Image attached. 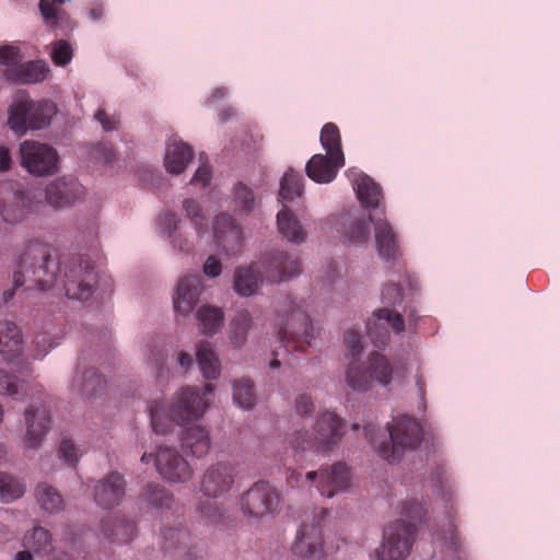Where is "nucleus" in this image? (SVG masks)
<instances>
[{"mask_svg":"<svg viewBox=\"0 0 560 560\" xmlns=\"http://www.w3.org/2000/svg\"><path fill=\"white\" fill-rule=\"evenodd\" d=\"M13 262L14 289L22 285L42 291L51 289L55 287L61 267V258H55L52 247L39 240H30L24 243L15 254Z\"/></svg>","mask_w":560,"mask_h":560,"instance_id":"f257e3e1","label":"nucleus"},{"mask_svg":"<svg viewBox=\"0 0 560 560\" xmlns=\"http://www.w3.org/2000/svg\"><path fill=\"white\" fill-rule=\"evenodd\" d=\"M214 392L212 384H206L201 389L183 387L168 409L162 401L155 400L150 406L151 425L156 434H166L174 425H186L189 421L200 419L209 406V397Z\"/></svg>","mask_w":560,"mask_h":560,"instance_id":"f03ea898","label":"nucleus"},{"mask_svg":"<svg viewBox=\"0 0 560 560\" xmlns=\"http://www.w3.org/2000/svg\"><path fill=\"white\" fill-rule=\"evenodd\" d=\"M401 515L406 520H397L384 529L383 542L375 550L378 560H402L410 553L417 534L416 521L423 516L422 505L417 500L406 501Z\"/></svg>","mask_w":560,"mask_h":560,"instance_id":"7ed1b4c3","label":"nucleus"},{"mask_svg":"<svg viewBox=\"0 0 560 560\" xmlns=\"http://www.w3.org/2000/svg\"><path fill=\"white\" fill-rule=\"evenodd\" d=\"M346 433V421L332 411H323L314 424V435L308 431L295 430L288 436V443L295 454L312 451L328 454L339 444Z\"/></svg>","mask_w":560,"mask_h":560,"instance_id":"20e7f679","label":"nucleus"},{"mask_svg":"<svg viewBox=\"0 0 560 560\" xmlns=\"http://www.w3.org/2000/svg\"><path fill=\"white\" fill-rule=\"evenodd\" d=\"M278 311L283 322V327L278 332L279 340L284 343L288 351H305L314 339L306 301L284 295L278 301Z\"/></svg>","mask_w":560,"mask_h":560,"instance_id":"39448f33","label":"nucleus"},{"mask_svg":"<svg viewBox=\"0 0 560 560\" xmlns=\"http://www.w3.org/2000/svg\"><path fill=\"white\" fill-rule=\"evenodd\" d=\"M55 287L65 291L69 299L85 301L96 285L94 266L81 255L62 256Z\"/></svg>","mask_w":560,"mask_h":560,"instance_id":"423d86ee","label":"nucleus"},{"mask_svg":"<svg viewBox=\"0 0 560 560\" xmlns=\"http://www.w3.org/2000/svg\"><path fill=\"white\" fill-rule=\"evenodd\" d=\"M394 376V366L389 359L377 352L369 353L365 364L349 362L346 370V383L355 392L365 393L375 382L384 387L388 386Z\"/></svg>","mask_w":560,"mask_h":560,"instance_id":"0eeeda50","label":"nucleus"},{"mask_svg":"<svg viewBox=\"0 0 560 560\" xmlns=\"http://www.w3.org/2000/svg\"><path fill=\"white\" fill-rule=\"evenodd\" d=\"M56 112L52 102L22 98L10 107L8 124L14 132L24 135L28 129L38 130L48 126Z\"/></svg>","mask_w":560,"mask_h":560,"instance_id":"6e6552de","label":"nucleus"},{"mask_svg":"<svg viewBox=\"0 0 560 560\" xmlns=\"http://www.w3.org/2000/svg\"><path fill=\"white\" fill-rule=\"evenodd\" d=\"M390 444L381 443L377 452L381 457L393 463L400 459L406 451L416 450L422 441V428L412 418L402 416L387 428Z\"/></svg>","mask_w":560,"mask_h":560,"instance_id":"1a4fd4ad","label":"nucleus"},{"mask_svg":"<svg viewBox=\"0 0 560 560\" xmlns=\"http://www.w3.org/2000/svg\"><path fill=\"white\" fill-rule=\"evenodd\" d=\"M37 201L30 190L15 182L0 183V217L8 223L21 222L37 209Z\"/></svg>","mask_w":560,"mask_h":560,"instance_id":"9d476101","label":"nucleus"},{"mask_svg":"<svg viewBox=\"0 0 560 560\" xmlns=\"http://www.w3.org/2000/svg\"><path fill=\"white\" fill-rule=\"evenodd\" d=\"M20 164L34 176H50L58 172L59 155L55 148L35 140L20 144Z\"/></svg>","mask_w":560,"mask_h":560,"instance_id":"9b49d317","label":"nucleus"},{"mask_svg":"<svg viewBox=\"0 0 560 560\" xmlns=\"http://www.w3.org/2000/svg\"><path fill=\"white\" fill-rule=\"evenodd\" d=\"M160 547L166 556L178 560H203L205 548L192 541L190 533L182 525L163 527Z\"/></svg>","mask_w":560,"mask_h":560,"instance_id":"f8f14e48","label":"nucleus"},{"mask_svg":"<svg viewBox=\"0 0 560 560\" xmlns=\"http://www.w3.org/2000/svg\"><path fill=\"white\" fill-rule=\"evenodd\" d=\"M259 266L265 279L271 283L288 281L302 271L300 259L279 248L265 253Z\"/></svg>","mask_w":560,"mask_h":560,"instance_id":"ddd939ff","label":"nucleus"},{"mask_svg":"<svg viewBox=\"0 0 560 560\" xmlns=\"http://www.w3.org/2000/svg\"><path fill=\"white\" fill-rule=\"evenodd\" d=\"M304 479L316 483L323 497L332 498L349 489L351 472L345 463L338 462L330 467H320L318 471H308Z\"/></svg>","mask_w":560,"mask_h":560,"instance_id":"4468645a","label":"nucleus"},{"mask_svg":"<svg viewBox=\"0 0 560 560\" xmlns=\"http://www.w3.org/2000/svg\"><path fill=\"white\" fill-rule=\"evenodd\" d=\"M390 331L396 335L405 331V320L401 314L388 307L374 311L366 322V334L373 345L377 348L385 347Z\"/></svg>","mask_w":560,"mask_h":560,"instance_id":"2eb2a0df","label":"nucleus"},{"mask_svg":"<svg viewBox=\"0 0 560 560\" xmlns=\"http://www.w3.org/2000/svg\"><path fill=\"white\" fill-rule=\"evenodd\" d=\"M160 476L172 483H184L192 478L194 470L183 455L174 447L160 446L154 456Z\"/></svg>","mask_w":560,"mask_h":560,"instance_id":"dca6fc26","label":"nucleus"},{"mask_svg":"<svg viewBox=\"0 0 560 560\" xmlns=\"http://www.w3.org/2000/svg\"><path fill=\"white\" fill-rule=\"evenodd\" d=\"M242 510L245 514L261 517L278 505V494L268 482H256L242 497Z\"/></svg>","mask_w":560,"mask_h":560,"instance_id":"f3484780","label":"nucleus"},{"mask_svg":"<svg viewBox=\"0 0 560 560\" xmlns=\"http://www.w3.org/2000/svg\"><path fill=\"white\" fill-rule=\"evenodd\" d=\"M235 479L234 466L226 463H217L209 466L200 480V491L208 498H221L228 493Z\"/></svg>","mask_w":560,"mask_h":560,"instance_id":"a211bd4d","label":"nucleus"},{"mask_svg":"<svg viewBox=\"0 0 560 560\" xmlns=\"http://www.w3.org/2000/svg\"><path fill=\"white\" fill-rule=\"evenodd\" d=\"M26 433L24 444L28 448H38L50 429L49 411L43 405H32L25 412Z\"/></svg>","mask_w":560,"mask_h":560,"instance_id":"6ab92c4d","label":"nucleus"},{"mask_svg":"<svg viewBox=\"0 0 560 560\" xmlns=\"http://www.w3.org/2000/svg\"><path fill=\"white\" fill-rule=\"evenodd\" d=\"M125 494L126 480L117 471H112L100 479L93 489L94 500L103 509H112L120 504Z\"/></svg>","mask_w":560,"mask_h":560,"instance_id":"aec40b11","label":"nucleus"},{"mask_svg":"<svg viewBox=\"0 0 560 560\" xmlns=\"http://www.w3.org/2000/svg\"><path fill=\"white\" fill-rule=\"evenodd\" d=\"M83 194L81 184L72 177L58 178L46 188V200L55 208L73 205Z\"/></svg>","mask_w":560,"mask_h":560,"instance_id":"412c9836","label":"nucleus"},{"mask_svg":"<svg viewBox=\"0 0 560 560\" xmlns=\"http://www.w3.org/2000/svg\"><path fill=\"white\" fill-rule=\"evenodd\" d=\"M214 240L226 255H235L242 249V230L228 214L217 217Z\"/></svg>","mask_w":560,"mask_h":560,"instance_id":"4be33fe9","label":"nucleus"},{"mask_svg":"<svg viewBox=\"0 0 560 560\" xmlns=\"http://www.w3.org/2000/svg\"><path fill=\"white\" fill-rule=\"evenodd\" d=\"M202 291V280L199 275H186L177 284L174 299V310L177 314L188 315L198 303Z\"/></svg>","mask_w":560,"mask_h":560,"instance_id":"5701e85b","label":"nucleus"},{"mask_svg":"<svg viewBox=\"0 0 560 560\" xmlns=\"http://www.w3.org/2000/svg\"><path fill=\"white\" fill-rule=\"evenodd\" d=\"M323 546L322 533L317 525H303L292 545L294 555L302 559H316Z\"/></svg>","mask_w":560,"mask_h":560,"instance_id":"b1692460","label":"nucleus"},{"mask_svg":"<svg viewBox=\"0 0 560 560\" xmlns=\"http://www.w3.org/2000/svg\"><path fill=\"white\" fill-rule=\"evenodd\" d=\"M345 165L339 158L329 154H315L305 166L307 176L320 184L330 183L337 176L338 170Z\"/></svg>","mask_w":560,"mask_h":560,"instance_id":"393cba45","label":"nucleus"},{"mask_svg":"<svg viewBox=\"0 0 560 560\" xmlns=\"http://www.w3.org/2000/svg\"><path fill=\"white\" fill-rule=\"evenodd\" d=\"M180 446L184 452L191 456L205 457L211 448L209 431L200 424L186 428L180 434Z\"/></svg>","mask_w":560,"mask_h":560,"instance_id":"a878e982","label":"nucleus"},{"mask_svg":"<svg viewBox=\"0 0 560 560\" xmlns=\"http://www.w3.org/2000/svg\"><path fill=\"white\" fill-rule=\"evenodd\" d=\"M23 351L20 328L10 320H0V355L5 362L16 359Z\"/></svg>","mask_w":560,"mask_h":560,"instance_id":"bb28decb","label":"nucleus"},{"mask_svg":"<svg viewBox=\"0 0 560 560\" xmlns=\"http://www.w3.org/2000/svg\"><path fill=\"white\" fill-rule=\"evenodd\" d=\"M49 68L42 60L28 61L15 67L7 68L4 75L8 80L16 83H38L46 79Z\"/></svg>","mask_w":560,"mask_h":560,"instance_id":"cd10ccee","label":"nucleus"},{"mask_svg":"<svg viewBox=\"0 0 560 560\" xmlns=\"http://www.w3.org/2000/svg\"><path fill=\"white\" fill-rule=\"evenodd\" d=\"M265 277L260 266L253 264L237 268L234 272L233 288L242 296L256 294Z\"/></svg>","mask_w":560,"mask_h":560,"instance_id":"c85d7f7f","label":"nucleus"},{"mask_svg":"<svg viewBox=\"0 0 560 560\" xmlns=\"http://www.w3.org/2000/svg\"><path fill=\"white\" fill-rule=\"evenodd\" d=\"M194 159V149L180 141L172 140L166 148L164 165L168 173L180 174Z\"/></svg>","mask_w":560,"mask_h":560,"instance_id":"c756f323","label":"nucleus"},{"mask_svg":"<svg viewBox=\"0 0 560 560\" xmlns=\"http://www.w3.org/2000/svg\"><path fill=\"white\" fill-rule=\"evenodd\" d=\"M104 535L113 542L124 544L130 541L137 534L133 521L125 516H109L102 525Z\"/></svg>","mask_w":560,"mask_h":560,"instance_id":"7c9ffc66","label":"nucleus"},{"mask_svg":"<svg viewBox=\"0 0 560 560\" xmlns=\"http://www.w3.org/2000/svg\"><path fill=\"white\" fill-rule=\"evenodd\" d=\"M375 243L380 256L384 259H390L396 256L398 250L397 236L393 226L385 219L373 221Z\"/></svg>","mask_w":560,"mask_h":560,"instance_id":"2f4dec72","label":"nucleus"},{"mask_svg":"<svg viewBox=\"0 0 560 560\" xmlns=\"http://www.w3.org/2000/svg\"><path fill=\"white\" fill-rule=\"evenodd\" d=\"M277 225L279 233L291 243L301 244L306 238V231L287 206L278 212Z\"/></svg>","mask_w":560,"mask_h":560,"instance_id":"473e14b6","label":"nucleus"},{"mask_svg":"<svg viewBox=\"0 0 560 560\" xmlns=\"http://www.w3.org/2000/svg\"><path fill=\"white\" fill-rule=\"evenodd\" d=\"M353 188L364 208L375 209L380 207L383 198L381 186L365 174H360L353 180Z\"/></svg>","mask_w":560,"mask_h":560,"instance_id":"72a5a7b5","label":"nucleus"},{"mask_svg":"<svg viewBox=\"0 0 560 560\" xmlns=\"http://www.w3.org/2000/svg\"><path fill=\"white\" fill-rule=\"evenodd\" d=\"M373 222L371 215L364 217H348L342 223V236L348 243L363 244L368 242L371 230L370 224Z\"/></svg>","mask_w":560,"mask_h":560,"instance_id":"f704fd0d","label":"nucleus"},{"mask_svg":"<svg viewBox=\"0 0 560 560\" xmlns=\"http://www.w3.org/2000/svg\"><path fill=\"white\" fill-rule=\"evenodd\" d=\"M196 360L205 378L215 380L219 377L220 362L211 343L202 341L198 345Z\"/></svg>","mask_w":560,"mask_h":560,"instance_id":"c9c22d12","label":"nucleus"},{"mask_svg":"<svg viewBox=\"0 0 560 560\" xmlns=\"http://www.w3.org/2000/svg\"><path fill=\"white\" fill-rule=\"evenodd\" d=\"M197 319L205 335H214L224 322V313L220 307L203 305L197 311Z\"/></svg>","mask_w":560,"mask_h":560,"instance_id":"e433bc0d","label":"nucleus"},{"mask_svg":"<svg viewBox=\"0 0 560 560\" xmlns=\"http://www.w3.org/2000/svg\"><path fill=\"white\" fill-rule=\"evenodd\" d=\"M23 546L37 555H48L52 550V538L46 528L36 526L25 534Z\"/></svg>","mask_w":560,"mask_h":560,"instance_id":"4c0bfd02","label":"nucleus"},{"mask_svg":"<svg viewBox=\"0 0 560 560\" xmlns=\"http://www.w3.org/2000/svg\"><path fill=\"white\" fill-rule=\"evenodd\" d=\"M35 495L40 508L49 513H56L63 509L62 495L56 488L46 482L37 485Z\"/></svg>","mask_w":560,"mask_h":560,"instance_id":"58836bf2","label":"nucleus"},{"mask_svg":"<svg viewBox=\"0 0 560 560\" xmlns=\"http://www.w3.org/2000/svg\"><path fill=\"white\" fill-rule=\"evenodd\" d=\"M320 143L327 154L339 158V163L345 162V155L341 149V137L336 124L327 122L324 125L320 131Z\"/></svg>","mask_w":560,"mask_h":560,"instance_id":"ea45409f","label":"nucleus"},{"mask_svg":"<svg viewBox=\"0 0 560 560\" xmlns=\"http://www.w3.org/2000/svg\"><path fill=\"white\" fill-rule=\"evenodd\" d=\"M233 400L243 409L249 410L255 406L256 394L254 383L248 377H241L233 383Z\"/></svg>","mask_w":560,"mask_h":560,"instance_id":"a19ab883","label":"nucleus"},{"mask_svg":"<svg viewBox=\"0 0 560 560\" xmlns=\"http://www.w3.org/2000/svg\"><path fill=\"white\" fill-rule=\"evenodd\" d=\"M253 326V318L247 310L238 311L231 320L230 339L236 347L245 343L247 334Z\"/></svg>","mask_w":560,"mask_h":560,"instance_id":"79ce46f5","label":"nucleus"},{"mask_svg":"<svg viewBox=\"0 0 560 560\" xmlns=\"http://www.w3.org/2000/svg\"><path fill=\"white\" fill-rule=\"evenodd\" d=\"M303 194V177L294 170L284 173L280 182L279 197L282 201H292Z\"/></svg>","mask_w":560,"mask_h":560,"instance_id":"37998d69","label":"nucleus"},{"mask_svg":"<svg viewBox=\"0 0 560 560\" xmlns=\"http://www.w3.org/2000/svg\"><path fill=\"white\" fill-rule=\"evenodd\" d=\"M25 492L24 483L16 477L0 472V499L2 502H11L21 498Z\"/></svg>","mask_w":560,"mask_h":560,"instance_id":"c03bdc74","label":"nucleus"},{"mask_svg":"<svg viewBox=\"0 0 560 560\" xmlns=\"http://www.w3.org/2000/svg\"><path fill=\"white\" fill-rule=\"evenodd\" d=\"M104 385V378L94 369L86 370L82 377L80 380L75 378L73 383L79 393L86 397L96 395Z\"/></svg>","mask_w":560,"mask_h":560,"instance_id":"a18cd8bd","label":"nucleus"},{"mask_svg":"<svg viewBox=\"0 0 560 560\" xmlns=\"http://www.w3.org/2000/svg\"><path fill=\"white\" fill-rule=\"evenodd\" d=\"M141 499L145 503L156 508L170 506V503L173 501L168 491L158 483L148 485L141 494Z\"/></svg>","mask_w":560,"mask_h":560,"instance_id":"49530a36","label":"nucleus"},{"mask_svg":"<svg viewBox=\"0 0 560 560\" xmlns=\"http://www.w3.org/2000/svg\"><path fill=\"white\" fill-rule=\"evenodd\" d=\"M234 201L241 211L249 213L255 207L254 191L245 184L238 183L234 187Z\"/></svg>","mask_w":560,"mask_h":560,"instance_id":"de8ad7c7","label":"nucleus"},{"mask_svg":"<svg viewBox=\"0 0 560 560\" xmlns=\"http://www.w3.org/2000/svg\"><path fill=\"white\" fill-rule=\"evenodd\" d=\"M183 209L195 225L198 233L203 232L207 229V219L202 213L201 206L194 199H186L183 202Z\"/></svg>","mask_w":560,"mask_h":560,"instance_id":"09e8293b","label":"nucleus"},{"mask_svg":"<svg viewBox=\"0 0 560 560\" xmlns=\"http://www.w3.org/2000/svg\"><path fill=\"white\" fill-rule=\"evenodd\" d=\"M70 0H40L39 1V10L43 15L44 21L47 24L55 25L63 14L60 9L61 4L65 2H69Z\"/></svg>","mask_w":560,"mask_h":560,"instance_id":"8fccbe9b","label":"nucleus"},{"mask_svg":"<svg viewBox=\"0 0 560 560\" xmlns=\"http://www.w3.org/2000/svg\"><path fill=\"white\" fill-rule=\"evenodd\" d=\"M24 387V383L16 384L11 375L0 369V394L22 399L23 395H26Z\"/></svg>","mask_w":560,"mask_h":560,"instance_id":"3c124183","label":"nucleus"},{"mask_svg":"<svg viewBox=\"0 0 560 560\" xmlns=\"http://www.w3.org/2000/svg\"><path fill=\"white\" fill-rule=\"evenodd\" d=\"M73 57L72 46L63 39L57 40L52 45L51 59L57 66H67Z\"/></svg>","mask_w":560,"mask_h":560,"instance_id":"603ef678","label":"nucleus"},{"mask_svg":"<svg viewBox=\"0 0 560 560\" xmlns=\"http://www.w3.org/2000/svg\"><path fill=\"white\" fill-rule=\"evenodd\" d=\"M343 342L349 350L347 357L350 358V362H359V358L363 351L360 334L355 330L346 331L343 335Z\"/></svg>","mask_w":560,"mask_h":560,"instance_id":"864d4df0","label":"nucleus"},{"mask_svg":"<svg viewBox=\"0 0 560 560\" xmlns=\"http://www.w3.org/2000/svg\"><path fill=\"white\" fill-rule=\"evenodd\" d=\"M404 301L402 289L399 284L390 282L385 284L382 291V302L385 307L395 306Z\"/></svg>","mask_w":560,"mask_h":560,"instance_id":"5fc2aeb1","label":"nucleus"},{"mask_svg":"<svg viewBox=\"0 0 560 560\" xmlns=\"http://www.w3.org/2000/svg\"><path fill=\"white\" fill-rule=\"evenodd\" d=\"M201 516L211 524H218L223 520L224 511L217 502L207 501L199 505Z\"/></svg>","mask_w":560,"mask_h":560,"instance_id":"6e6d98bb","label":"nucleus"},{"mask_svg":"<svg viewBox=\"0 0 560 560\" xmlns=\"http://www.w3.org/2000/svg\"><path fill=\"white\" fill-rule=\"evenodd\" d=\"M59 457L70 466H75L79 460L80 454L72 440L63 439L59 445Z\"/></svg>","mask_w":560,"mask_h":560,"instance_id":"4d7b16f0","label":"nucleus"},{"mask_svg":"<svg viewBox=\"0 0 560 560\" xmlns=\"http://www.w3.org/2000/svg\"><path fill=\"white\" fill-rule=\"evenodd\" d=\"M21 49L13 45H4L0 47V63L8 68L18 66L16 63L22 59Z\"/></svg>","mask_w":560,"mask_h":560,"instance_id":"13d9d810","label":"nucleus"},{"mask_svg":"<svg viewBox=\"0 0 560 560\" xmlns=\"http://www.w3.org/2000/svg\"><path fill=\"white\" fill-rule=\"evenodd\" d=\"M179 222L180 219L173 211H166L160 217V226L170 238L176 235Z\"/></svg>","mask_w":560,"mask_h":560,"instance_id":"bf43d9fd","label":"nucleus"},{"mask_svg":"<svg viewBox=\"0 0 560 560\" xmlns=\"http://www.w3.org/2000/svg\"><path fill=\"white\" fill-rule=\"evenodd\" d=\"M295 411L299 416L310 417L313 415L315 405L313 398L307 394H301L295 398Z\"/></svg>","mask_w":560,"mask_h":560,"instance_id":"052dcab7","label":"nucleus"},{"mask_svg":"<svg viewBox=\"0 0 560 560\" xmlns=\"http://www.w3.org/2000/svg\"><path fill=\"white\" fill-rule=\"evenodd\" d=\"M211 177L210 166L207 163H202L194 174L190 184L206 187L210 184Z\"/></svg>","mask_w":560,"mask_h":560,"instance_id":"680f3d73","label":"nucleus"},{"mask_svg":"<svg viewBox=\"0 0 560 560\" xmlns=\"http://www.w3.org/2000/svg\"><path fill=\"white\" fill-rule=\"evenodd\" d=\"M35 347L36 350L34 357L36 359H42L47 354L48 350L52 348V343L46 334H40L35 338Z\"/></svg>","mask_w":560,"mask_h":560,"instance_id":"e2e57ef3","label":"nucleus"},{"mask_svg":"<svg viewBox=\"0 0 560 560\" xmlns=\"http://www.w3.org/2000/svg\"><path fill=\"white\" fill-rule=\"evenodd\" d=\"M222 271L221 261L213 255L209 256L203 264V272L208 277H218Z\"/></svg>","mask_w":560,"mask_h":560,"instance_id":"0e129e2a","label":"nucleus"},{"mask_svg":"<svg viewBox=\"0 0 560 560\" xmlns=\"http://www.w3.org/2000/svg\"><path fill=\"white\" fill-rule=\"evenodd\" d=\"M95 118L97 121L101 122L103 129L106 131H112L117 128L118 120L115 117L109 116L103 109L97 110V113L95 114Z\"/></svg>","mask_w":560,"mask_h":560,"instance_id":"69168bd1","label":"nucleus"},{"mask_svg":"<svg viewBox=\"0 0 560 560\" xmlns=\"http://www.w3.org/2000/svg\"><path fill=\"white\" fill-rule=\"evenodd\" d=\"M171 242L173 244V247L178 249L182 253L188 254L192 249V245L190 244V242L187 238H184L178 234L171 237Z\"/></svg>","mask_w":560,"mask_h":560,"instance_id":"338daca9","label":"nucleus"},{"mask_svg":"<svg viewBox=\"0 0 560 560\" xmlns=\"http://www.w3.org/2000/svg\"><path fill=\"white\" fill-rule=\"evenodd\" d=\"M12 158L8 148L0 145V172H7L12 166Z\"/></svg>","mask_w":560,"mask_h":560,"instance_id":"774afa93","label":"nucleus"}]
</instances>
